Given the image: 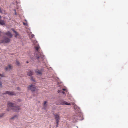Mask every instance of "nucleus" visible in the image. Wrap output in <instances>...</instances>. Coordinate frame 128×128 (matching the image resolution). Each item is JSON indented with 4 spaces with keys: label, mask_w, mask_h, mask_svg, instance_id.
I'll return each instance as SVG.
<instances>
[{
    "label": "nucleus",
    "mask_w": 128,
    "mask_h": 128,
    "mask_svg": "<svg viewBox=\"0 0 128 128\" xmlns=\"http://www.w3.org/2000/svg\"><path fill=\"white\" fill-rule=\"evenodd\" d=\"M8 107L14 112H18L20 110V106H16L14 104H12L11 102L8 103Z\"/></svg>",
    "instance_id": "1"
},
{
    "label": "nucleus",
    "mask_w": 128,
    "mask_h": 128,
    "mask_svg": "<svg viewBox=\"0 0 128 128\" xmlns=\"http://www.w3.org/2000/svg\"><path fill=\"white\" fill-rule=\"evenodd\" d=\"M28 90H30L32 92L36 90L37 92H38V90L37 89L35 86L32 84L28 86Z\"/></svg>",
    "instance_id": "2"
},
{
    "label": "nucleus",
    "mask_w": 128,
    "mask_h": 128,
    "mask_svg": "<svg viewBox=\"0 0 128 128\" xmlns=\"http://www.w3.org/2000/svg\"><path fill=\"white\" fill-rule=\"evenodd\" d=\"M10 41L11 39L10 38L5 37L4 40H0V44L4 43L7 44L10 42Z\"/></svg>",
    "instance_id": "3"
},
{
    "label": "nucleus",
    "mask_w": 128,
    "mask_h": 128,
    "mask_svg": "<svg viewBox=\"0 0 128 128\" xmlns=\"http://www.w3.org/2000/svg\"><path fill=\"white\" fill-rule=\"evenodd\" d=\"M62 105H70L71 104L70 103H68L67 102H65L63 100H60V101L59 104H58Z\"/></svg>",
    "instance_id": "4"
},
{
    "label": "nucleus",
    "mask_w": 128,
    "mask_h": 128,
    "mask_svg": "<svg viewBox=\"0 0 128 128\" xmlns=\"http://www.w3.org/2000/svg\"><path fill=\"white\" fill-rule=\"evenodd\" d=\"M55 118L56 120V122H59L60 120V117L59 115L58 114H54Z\"/></svg>",
    "instance_id": "5"
},
{
    "label": "nucleus",
    "mask_w": 128,
    "mask_h": 128,
    "mask_svg": "<svg viewBox=\"0 0 128 128\" xmlns=\"http://www.w3.org/2000/svg\"><path fill=\"white\" fill-rule=\"evenodd\" d=\"M7 94L9 95H10L11 96L13 95H16V94L14 93V92H10L9 91H7L5 93H3V94Z\"/></svg>",
    "instance_id": "6"
},
{
    "label": "nucleus",
    "mask_w": 128,
    "mask_h": 128,
    "mask_svg": "<svg viewBox=\"0 0 128 128\" xmlns=\"http://www.w3.org/2000/svg\"><path fill=\"white\" fill-rule=\"evenodd\" d=\"M12 66L11 64H9L8 66L6 67L5 70H6L9 71L12 69Z\"/></svg>",
    "instance_id": "7"
},
{
    "label": "nucleus",
    "mask_w": 128,
    "mask_h": 128,
    "mask_svg": "<svg viewBox=\"0 0 128 128\" xmlns=\"http://www.w3.org/2000/svg\"><path fill=\"white\" fill-rule=\"evenodd\" d=\"M5 34L9 37L10 38L12 37V34L9 31H8L7 32L5 33Z\"/></svg>",
    "instance_id": "8"
},
{
    "label": "nucleus",
    "mask_w": 128,
    "mask_h": 128,
    "mask_svg": "<svg viewBox=\"0 0 128 128\" xmlns=\"http://www.w3.org/2000/svg\"><path fill=\"white\" fill-rule=\"evenodd\" d=\"M78 119V117L76 116H73V120L74 122H76Z\"/></svg>",
    "instance_id": "9"
},
{
    "label": "nucleus",
    "mask_w": 128,
    "mask_h": 128,
    "mask_svg": "<svg viewBox=\"0 0 128 128\" xmlns=\"http://www.w3.org/2000/svg\"><path fill=\"white\" fill-rule=\"evenodd\" d=\"M47 102L46 101H45L44 102L43 109L45 110H46L47 109V105L46 104Z\"/></svg>",
    "instance_id": "10"
},
{
    "label": "nucleus",
    "mask_w": 128,
    "mask_h": 128,
    "mask_svg": "<svg viewBox=\"0 0 128 128\" xmlns=\"http://www.w3.org/2000/svg\"><path fill=\"white\" fill-rule=\"evenodd\" d=\"M12 30L14 32L15 34L16 35L15 36V37L16 38H17V37L19 36V34L17 33L16 31H15L13 29H12Z\"/></svg>",
    "instance_id": "11"
},
{
    "label": "nucleus",
    "mask_w": 128,
    "mask_h": 128,
    "mask_svg": "<svg viewBox=\"0 0 128 128\" xmlns=\"http://www.w3.org/2000/svg\"><path fill=\"white\" fill-rule=\"evenodd\" d=\"M36 72L37 74L39 75H41L42 74V70H36Z\"/></svg>",
    "instance_id": "12"
},
{
    "label": "nucleus",
    "mask_w": 128,
    "mask_h": 128,
    "mask_svg": "<svg viewBox=\"0 0 128 128\" xmlns=\"http://www.w3.org/2000/svg\"><path fill=\"white\" fill-rule=\"evenodd\" d=\"M0 24L2 26L5 25V23L4 21L3 20H0Z\"/></svg>",
    "instance_id": "13"
},
{
    "label": "nucleus",
    "mask_w": 128,
    "mask_h": 128,
    "mask_svg": "<svg viewBox=\"0 0 128 128\" xmlns=\"http://www.w3.org/2000/svg\"><path fill=\"white\" fill-rule=\"evenodd\" d=\"M28 74V76H31L33 75V73L32 72L29 71Z\"/></svg>",
    "instance_id": "14"
},
{
    "label": "nucleus",
    "mask_w": 128,
    "mask_h": 128,
    "mask_svg": "<svg viewBox=\"0 0 128 128\" xmlns=\"http://www.w3.org/2000/svg\"><path fill=\"white\" fill-rule=\"evenodd\" d=\"M35 47L36 50L38 51V50L40 48V46H36Z\"/></svg>",
    "instance_id": "15"
},
{
    "label": "nucleus",
    "mask_w": 128,
    "mask_h": 128,
    "mask_svg": "<svg viewBox=\"0 0 128 128\" xmlns=\"http://www.w3.org/2000/svg\"><path fill=\"white\" fill-rule=\"evenodd\" d=\"M16 64L17 66H19L20 65V63L17 60L16 61Z\"/></svg>",
    "instance_id": "16"
},
{
    "label": "nucleus",
    "mask_w": 128,
    "mask_h": 128,
    "mask_svg": "<svg viewBox=\"0 0 128 128\" xmlns=\"http://www.w3.org/2000/svg\"><path fill=\"white\" fill-rule=\"evenodd\" d=\"M61 93L64 94H65V92H64L63 91L61 90Z\"/></svg>",
    "instance_id": "17"
},
{
    "label": "nucleus",
    "mask_w": 128,
    "mask_h": 128,
    "mask_svg": "<svg viewBox=\"0 0 128 128\" xmlns=\"http://www.w3.org/2000/svg\"><path fill=\"white\" fill-rule=\"evenodd\" d=\"M0 13H2V12L0 8Z\"/></svg>",
    "instance_id": "18"
},
{
    "label": "nucleus",
    "mask_w": 128,
    "mask_h": 128,
    "mask_svg": "<svg viewBox=\"0 0 128 128\" xmlns=\"http://www.w3.org/2000/svg\"><path fill=\"white\" fill-rule=\"evenodd\" d=\"M31 80H32L34 82H35L34 79L32 77V78H31Z\"/></svg>",
    "instance_id": "19"
},
{
    "label": "nucleus",
    "mask_w": 128,
    "mask_h": 128,
    "mask_svg": "<svg viewBox=\"0 0 128 128\" xmlns=\"http://www.w3.org/2000/svg\"><path fill=\"white\" fill-rule=\"evenodd\" d=\"M56 127H58V124H59V122H58V123H57V122H56Z\"/></svg>",
    "instance_id": "20"
},
{
    "label": "nucleus",
    "mask_w": 128,
    "mask_h": 128,
    "mask_svg": "<svg viewBox=\"0 0 128 128\" xmlns=\"http://www.w3.org/2000/svg\"><path fill=\"white\" fill-rule=\"evenodd\" d=\"M23 24L24 25H26V26H27V24L26 23H25L24 22H23Z\"/></svg>",
    "instance_id": "21"
},
{
    "label": "nucleus",
    "mask_w": 128,
    "mask_h": 128,
    "mask_svg": "<svg viewBox=\"0 0 128 128\" xmlns=\"http://www.w3.org/2000/svg\"><path fill=\"white\" fill-rule=\"evenodd\" d=\"M61 90H59L58 91V93H61Z\"/></svg>",
    "instance_id": "22"
},
{
    "label": "nucleus",
    "mask_w": 128,
    "mask_h": 128,
    "mask_svg": "<svg viewBox=\"0 0 128 128\" xmlns=\"http://www.w3.org/2000/svg\"><path fill=\"white\" fill-rule=\"evenodd\" d=\"M0 76L2 77H3V75L1 74H0Z\"/></svg>",
    "instance_id": "23"
},
{
    "label": "nucleus",
    "mask_w": 128,
    "mask_h": 128,
    "mask_svg": "<svg viewBox=\"0 0 128 128\" xmlns=\"http://www.w3.org/2000/svg\"><path fill=\"white\" fill-rule=\"evenodd\" d=\"M66 90L65 89H63L62 90H63V91H66Z\"/></svg>",
    "instance_id": "24"
},
{
    "label": "nucleus",
    "mask_w": 128,
    "mask_h": 128,
    "mask_svg": "<svg viewBox=\"0 0 128 128\" xmlns=\"http://www.w3.org/2000/svg\"><path fill=\"white\" fill-rule=\"evenodd\" d=\"M0 85L1 86H2V84L1 82H0Z\"/></svg>",
    "instance_id": "25"
},
{
    "label": "nucleus",
    "mask_w": 128,
    "mask_h": 128,
    "mask_svg": "<svg viewBox=\"0 0 128 128\" xmlns=\"http://www.w3.org/2000/svg\"><path fill=\"white\" fill-rule=\"evenodd\" d=\"M16 116H14V117H16ZM14 117H13L12 118V119H14Z\"/></svg>",
    "instance_id": "26"
},
{
    "label": "nucleus",
    "mask_w": 128,
    "mask_h": 128,
    "mask_svg": "<svg viewBox=\"0 0 128 128\" xmlns=\"http://www.w3.org/2000/svg\"><path fill=\"white\" fill-rule=\"evenodd\" d=\"M14 11L15 12V14L16 15V10H14Z\"/></svg>",
    "instance_id": "27"
},
{
    "label": "nucleus",
    "mask_w": 128,
    "mask_h": 128,
    "mask_svg": "<svg viewBox=\"0 0 128 128\" xmlns=\"http://www.w3.org/2000/svg\"><path fill=\"white\" fill-rule=\"evenodd\" d=\"M18 88V90H19V88Z\"/></svg>",
    "instance_id": "28"
},
{
    "label": "nucleus",
    "mask_w": 128,
    "mask_h": 128,
    "mask_svg": "<svg viewBox=\"0 0 128 128\" xmlns=\"http://www.w3.org/2000/svg\"><path fill=\"white\" fill-rule=\"evenodd\" d=\"M28 63H29V62H28L27 61V62H26V63H27L28 64Z\"/></svg>",
    "instance_id": "29"
},
{
    "label": "nucleus",
    "mask_w": 128,
    "mask_h": 128,
    "mask_svg": "<svg viewBox=\"0 0 128 128\" xmlns=\"http://www.w3.org/2000/svg\"><path fill=\"white\" fill-rule=\"evenodd\" d=\"M7 110L8 111H10V110L8 109Z\"/></svg>",
    "instance_id": "30"
},
{
    "label": "nucleus",
    "mask_w": 128,
    "mask_h": 128,
    "mask_svg": "<svg viewBox=\"0 0 128 128\" xmlns=\"http://www.w3.org/2000/svg\"><path fill=\"white\" fill-rule=\"evenodd\" d=\"M74 104H74V103H73V105H74Z\"/></svg>",
    "instance_id": "31"
},
{
    "label": "nucleus",
    "mask_w": 128,
    "mask_h": 128,
    "mask_svg": "<svg viewBox=\"0 0 128 128\" xmlns=\"http://www.w3.org/2000/svg\"><path fill=\"white\" fill-rule=\"evenodd\" d=\"M19 100H18V101L19 102H20V101H19Z\"/></svg>",
    "instance_id": "32"
},
{
    "label": "nucleus",
    "mask_w": 128,
    "mask_h": 128,
    "mask_svg": "<svg viewBox=\"0 0 128 128\" xmlns=\"http://www.w3.org/2000/svg\"><path fill=\"white\" fill-rule=\"evenodd\" d=\"M2 116H0V117H2Z\"/></svg>",
    "instance_id": "33"
},
{
    "label": "nucleus",
    "mask_w": 128,
    "mask_h": 128,
    "mask_svg": "<svg viewBox=\"0 0 128 128\" xmlns=\"http://www.w3.org/2000/svg\"><path fill=\"white\" fill-rule=\"evenodd\" d=\"M32 36V37H33V36Z\"/></svg>",
    "instance_id": "34"
}]
</instances>
